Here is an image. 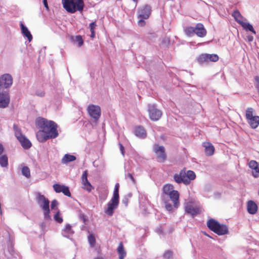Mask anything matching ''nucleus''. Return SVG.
<instances>
[{
    "label": "nucleus",
    "mask_w": 259,
    "mask_h": 259,
    "mask_svg": "<svg viewBox=\"0 0 259 259\" xmlns=\"http://www.w3.org/2000/svg\"><path fill=\"white\" fill-rule=\"evenodd\" d=\"M36 125L41 129H46L45 132L51 139H55L59 134L57 130V124L53 121L48 120L44 118L39 117L35 121Z\"/></svg>",
    "instance_id": "f257e3e1"
},
{
    "label": "nucleus",
    "mask_w": 259,
    "mask_h": 259,
    "mask_svg": "<svg viewBox=\"0 0 259 259\" xmlns=\"http://www.w3.org/2000/svg\"><path fill=\"white\" fill-rule=\"evenodd\" d=\"M64 8L70 13L82 11L84 5L83 0H62Z\"/></svg>",
    "instance_id": "f03ea898"
},
{
    "label": "nucleus",
    "mask_w": 259,
    "mask_h": 259,
    "mask_svg": "<svg viewBox=\"0 0 259 259\" xmlns=\"http://www.w3.org/2000/svg\"><path fill=\"white\" fill-rule=\"evenodd\" d=\"M207 227L219 235H223L228 233V227L223 224H220L213 219H209L207 222Z\"/></svg>",
    "instance_id": "7ed1b4c3"
},
{
    "label": "nucleus",
    "mask_w": 259,
    "mask_h": 259,
    "mask_svg": "<svg viewBox=\"0 0 259 259\" xmlns=\"http://www.w3.org/2000/svg\"><path fill=\"white\" fill-rule=\"evenodd\" d=\"M36 197L38 205L43 210L44 218L48 220H51L49 200L44 195L40 194L39 193L36 194Z\"/></svg>",
    "instance_id": "20e7f679"
},
{
    "label": "nucleus",
    "mask_w": 259,
    "mask_h": 259,
    "mask_svg": "<svg viewBox=\"0 0 259 259\" xmlns=\"http://www.w3.org/2000/svg\"><path fill=\"white\" fill-rule=\"evenodd\" d=\"M184 31L188 36H192L196 34L200 37H203L206 35V30L203 25L197 23L195 27L189 26L185 28Z\"/></svg>",
    "instance_id": "39448f33"
},
{
    "label": "nucleus",
    "mask_w": 259,
    "mask_h": 259,
    "mask_svg": "<svg viewBox=\"0 0 259 259\" xmlns=\"http://www.w3.org/2000/svg\"><path fill=\"white\" fill-rule=\"evenodd\" d=\"M87 111L90 116L95 121L98 120L101 116V108L98 105H89L87 108Z\"/></svg>",
    "instance_id": "423d86ee"
},
{
    "label": "nucleus",
    "mask_w": 259,
    "mask_h": 259,
    "mask_svg": "<svg viewBox=\"0 0 259 259\" xmlns=\"http://www.w3.org/2000/svg\"><path fill=\"white\" fill-rule=\"evenodd\" d=\"M153 150L156 155L157 161L160 162H164L166 158L164 147L162 146L154 145Z\"/></svg>",
    "instance_id": "0eeeda50"
},
{
    "label": "nucleus",
    "mask_w": 259,
    "mask_h": 259,
    "mask_svg": "<svg viewBox=\"0 0 259 259\" xmlns=\"http://www.w3.org/2000/svg\"><path fill=\"white\" fill-rule=\"evenodd\" d=\"M148 112L150 118L153 121L159 120L162 115V112L157 109L154 105H148Z\"/></svg>",
    "instance_id": "6e6552de"
},
{
    "label": "nucleus",
    "mask_w": 259,
    "mask_h": 259,
    "mask_svg": "<svg viewBox=\"0 0 259 259\" xmlns=\"http://www.w3.org/2000/svg\"><path fill=\"white\" fill-rule=\"evenodd\" d=\"M119 204V199L112 197L111 200L107 203V208L105 212L108 215L111 216L114 210L117 208Z\"/></svg>",
    "instance_id": "1a4fd4ad"
},
{
    "label": "nucleus",
    "mask_w": 259,
    "mask_h": 259,
    "mask_svg": "<svg viewBox=\"0 0 259 259\" xmlns=\"http://www.w3.org/2000/svg\"><path fill=\"white\" fill-rule=\"evenodd\" d=\"M13 83V78L10 74H4L0 77V89L8 88Z\"/></svg>",
    "instance_id": "9d476101"
},
{
    "label": "nucleus",
    "mask_w": 259,
    "mask_h": 259,
    "mask_svg": "<svg viewBox=\"0 0 259 259\" xmlns=\"http://www.w3.org/2000/svg\"><path fill=\"white\" fill-rule=\"evenodd\" d=\"M87 176L88 171L86 170L83 172L81 176V184L82 185V188L83 189L86 190L89 192H90L94 189V187L88 181Z\"/></svg>",
    "instance_id": "9b49d317"
},
{
    "label": "nucleus",
    "mask_w": 259,
    "mask_h": 259,
    "mask_svg": "<svg viewBox=\"0 0 259 259\" xmlns=\"http://www.w3.org/2000/svg\"><path fill=\"white\" fill-rule=\"evenodd\" d=\"M185 171L184 170H181L179 174H176L174 176V179L175 181L178 183H184L185 185L189 184V180L185 177Z\"/></svg>",
    "instance_id": "f8f14e48"
},
{
    "label": "nucleus",
    "mask_w": 259,
    "mask_h": 259,
    "mask_svg": "<svg viewBox=\"0 0 259 259\" xmlns=\"http://www.w3.org/2000/svg\"><path fill=\"white\" fill-rule=\"evenodd\" d=\"M151 7L149 5L144 6L138 11V18L144 19H148L151 14Z\"/></svg>",
    "instance_id": "ddd939ff"
},
{
    "label": "nucleus",
    "mask_w": 259,
    "mask_h": 259,
    "mask_svg": "<svg viewBox=\"0 0 259 259\" xmlns=\"http://www.w3.org/2000/svg\"><path fill=\"white\" fill-rule=\"evenodd\" d=\"M53 187L56 193L62 192L65 195L68 197H70L71 195L69 188L66 186L55 184Z\"/></svg>",
    "instance_id": "4468645a"
},
{
    "label": "nucleus",
    "mask_w": 259,
    "mask_h": 259,
    "mask_svg": "<svg viewBox=\"0 0 259 259\" xmlns=\"http://www.w3.org/2000/svg\"><path fill=\"white\" fill-rule=\"evenodd\" d=\"M185 211L192 215V217H194L199 213L200 209L199 208L194 206L191 203L189 202L187 203L185 207Z\"/></svg>",
    "instance_id": "2eb2a0df"
},
{
    "label": "nucleus",
    "mask_w": 259,
    "mask_h": 259,
    "mask_svg": "<svg viewBox=\"0 0 259 259\" xmlns=\"http://www.w3.org/2000/svg\"><path fill=\"white\" fill-rule=\"evenodd\" d=\"M10 103V96L7 92L0 93V108L7 107Z\"/></svg>",
    "instance_id": "dca6fc26"
},
{
    "label": "nucleus",
    "mask_w": 259,
    "mask_h": 259,
    "mask_svg": "<svg viewBox=\"0 0 259 259\" xmlns=\"http://www.w3.org/2000/svg\"><path fill=\"white\" fill-rule=\"evenodd\" d=\"M170 199L173 202L174 207L177 208L180 204L179 202V193L177 190H174L168 195Z\"/></svg>",
    "instance_id": "f3484780"
},
{
    "label": "nucleus",
    "mask_w": 259,
    "mask_h": 259,
    "mask_svg": "<svg viewBox=\"0 0 259 259\" xmlns=\"http://www.w3.org/2000/svg\"><path fill=\"white\" fill-rule=\"evenodd\" d=\"M46 131V129H41L37 132L36 138L39 142L43 143L51 139L48 135H47L45 132Z\"/></svg>",
    "instance_id": "a211bd4d"
},
{
    "label": "nucleus",
    "mask_w": 259,
    "mask_h": 259,
    "mask_svg": "<svg viewBox=\"0 0 259 259\" xmlns=\"http://www.w3.org/2000/svg\"><path fill=\"white\" fill-rule=\"evenodd\" d=\"M203 147L205 148V153L207 156H211L213 154L214 147L209 142H204L202 144Z\"/></svg>",
    "instance_id": "6ab92c4d"
},
{
    "label": "nucleus",
    "mask_w": 259,
    "mask_h": 259,
    "mask_svg": "<svg viewBox=\"0 0 259 259\" xmlns=\"http://www.w3.org/2000/svg\"><path fill=\"white\" fill-rule=\"evenodd\" d=\"M247 209L249 213L254 214L257 211V206L253 201L249 200L247 202Z\"/></svg>",
    "instance_id": "aec40b11"
},
{
    "label": "nucleus",
    "mask_w": 259,
    "mask_h": 259,
    "mask_svg": "<svg viewBox=\"0 0 259 259\" xmlns=\"http://www.w3.org/2000/svg\"><path fill=\"white\" fill-rule=\"evenodd\" d=\"M20 27L23 35L27 38L29 42L31 41L32 39V36L28 28L22 22L20 23Z\"/></svg>",
    "instance_id": "412c9836"
},
{
    "label": "nucleus",
    "mask_w": 259,
    "mask_h": 259,
    "mask_svg": "<svg viewBox=\"0 0 259 259\" xmlns=\"http://www.w3.org/2000/svg\"><path fill=\"white\" fill-rule=\"evenodd\" d=\"M134 133L136 136L140 138H145L147 135L146 131L141 126L136 127Z\"/></svg>",
    "instance_id": "4be33fe9"
},
{
    "label": "nucleus",
    "mask_w": 259,
    "mask_h": 259,
    "mask_svg": "<svg viewBox=\"0 0 259 259\" xmlns=\"http://www.w3.org/2000/svg\"><path fill=\"white\" fill-rule=\"evenodd\" d=\"M252 128H256L259 125V116L254 115V117L247 120Z\"/></svg>",
    "instance_id": "5701e85b"
},
{
    "label": "nucleus",
    "mask_w": 259,
    "mask_h": 259,
    "mask_svg": "<svg viewBox=\"0 0 259 259\" xmlns=\"http://www.w3.org/2000/svg\"><path fill=\"white\" fill-rule=\"evenodd\" d=\"M18 141L21 144V146L26 149H29L31 146V143L29 140L27 139L24 136L22 137Z\"/></svg>",
    "instance_id": "b1692460"
},
{
    "label": "nucleus",
    "mask_w": 259,
    "mask_h": 259,
    "mask_svg": "<svg viewBox=\"0 0 259 259\" xmlns=\"http://www.w3.org/2000/svg\"><path fill=\"white\" fill-rule=\"evenodd\" d=\"M76 159V157L73 155L66 154L61 159L62 164H67L69 162L73 161Z\"/></svg>",
    "instance_id": "393cba45"
},
{
    "label": "nucleus",
    "mask_w": 259,
    "mask_h": 259,
    "mask_svg": "<svg viewBox=\"0 0 259 259\" xmlns=\"http://www.w3.org/2000/svg\"><path fill=\"white\" fill-rule=\"evenodd\" d=\"M73 233L74 232L72 230L71 226L69 224L66 225L64 229L62 231L63 236L66 237H69L70 235H72Z\"/></svg>",
    "instance_id": "a878e982"
},
{
    "label": "nucleus",
    "mask_w": 259,
    "mask_h": 259,
    "mask_svg": "<svg viewBox=\"0 0 259 259\" xmlns=\"http://www.w3.org/2000/svg\"><path fill=\"white\" fill-rule=\"evenodd\" d=\"M117 252L119 254V259H124L126 256V253L124 249L122 242H120L118 245Z\"/></svg>",
    "instance_id": "bb28decb"
},
{
    "label": "nucleus",
    "mask_w": 259,
    "mask_h": 259,
    "mask_svg": "<svg viewBox=\"0 0 259 259\" xmlns=\"http://www.w3.org/2000/svg\"><path fill=\"white\" fill-rule=\"evenodd\" d=\"M232 16L234 18L236 21H237L239 24L243 21V20L244 18L238 10L233 12L232 13Z\"/></svg>",
    "instance_id": "cd10ccee"
},
{
    "label": "nucleus",
    "mask_w": 259,
    "mask_h": 259,
    "mask_svg": "<svg viewBox=\"0 0 259 259\" xmlns=\"http://www.w3.org/2000/svg\"><path fill=\"white\" fill-rule=\"evenodd\" d=\"M249 167L254 170L255 172L259 174V162L254 160H251L248 163Z\"/></svg>",
    "instance_id": "c85d7f7f"
},
{
    "label": "nucleus",
    "mask_w": 259,
    "mask_h": 259,
    "mask_svg": "<svg viewBox=\"0 0 259 259\" xmlns=\"http://www.w3.org/2000/svg\"><path fill=\"white\" fill-rule=\"evenodd\" d=\"M163 193L168 195L170 192L174 191V186L171 184H166L163 187Z\"/></svg>",
    "instance_id": "c756f323"
},
{
    "label": "nucleus",
    "mask_w": 259,
    "mask_h": 259,
    "mask_svg": "<svg viewBox=\"0 0 259 259\" xmlns=\"http://www.w3.org/2000/svg\"><path fill=\"white\" fill-rule=\"evenodd\" d=\"M13 129L15 132V135L18 140L23 136V135L21 133V129L17 124H14Z\"/></svg>",
    "instance_id": "7c9ffc66"
},
{
    "label": "nucleus",
    "mask_w": 259,
    "mask_h": 259,
    "mask_svg": "<svg viewBox=\"0 0 259 259\" xmlns=\"http://www.w3.org/2000/svg\"><path fill=\"white\" fill-rule=\"evenodd\" d=\"M240 25L243 27L244 29H245V30H248L250 31H251L252 33H253L254 34H255L256 33V32L254 30V29H253L252 26L249 24V23H247V22H242Z\"/></svg>",
    "instance_id": "2f4dec72"
},
{
    "label": "nucleus",
    "mask_w": 259,
    "mask_h": 259,
    "mask_svg": "<svg viewBox=\"0 0 259 259\" xmlns=\"http://www.w3.org/2000/svg\"><path fill=\"white\" fill-rule=\"evenodd\" d=\"M185 177H186V178L187 180H189L190 183L191 181L195 179L196 175L194 171L192 170H188L187 172H185Z\"/></svg>",
    "instance_id": "473e14b6"
},
{
    "label": "nucleus",
    "mask_w": 259,
    "mask_h": 259,
    "mask_svg": "<svg viewBox=\"0 0 259 259\" xmlns=\"http://www.w3.org/2000/svg\"><path fill=\"white\" fill-rule=\"evenodd\" d=\"M198 62L200 64H203L204 63H208V57H207V54H204L200 55L198 59H197Z\"/></svg>",
    "instance_id": "72a5a7b5"
},
{
    "label": "nucleus",
    "mask_w": 259,
    "mask_h": 259,
    "mask_svg": "<svg viewBox=\"0 0 259 259\" xmlns=\"http://www.w3.org/2000/svg\"><path fill=\"white\" fill-rule=\"evenodd\" d=\"M96 27H97V24L96 23V21L92 22L91 23H90V24L89 25V28H90V31L91 32V34L90 35V37L92 39H93L95 37V29Z\"/></svg>",
    "instance_id": "f704fd0d"
},
{
    "label": "nucleus",
    "mask_w": 259,
    "mask_h": 259,
    "mask_svg": "<svg viewBox=\"0 0 259 259\" xmlns=\"http://www.w3.org/2000/svg\"><path fill=\"white\" fill-rule=\"evenodd\" d=\"M8 164V157L6 155H2L0 156V165L2 167H6Z\"/></svg>",
    "instance_id": "c9c22d12"
},
{
    "label": "nucleus",
    "mask_w": 259,
    "mask_h": 259,
    "mask_svg": "<svg viewBox=\"0 0 259 259\" xmlns=\"http://www.w3.org/2000/svg\"><path fill=\"white\" fill-rule=\"evenodd\" d=\"M253 109L252 108H247L246 110V119L248 120L253 117H254V115H253Z\"/></svg>",
    "instance_id": "e433bc0d"
},
{
    "label": "nucleus",
    "mask_w": 259,
    "mask_h": 259,
    "mask_svg": "<svg viewBox=\"0 0 259 259\" xmlns=\"http://www.w3.org/2000/svg\"><path fill=\"white\" fill-rule=\"evenodd\" d=\"M22 174L26 178H29L30 177V169L27 166H24L22 168Z\"/></svg>",
    "instance_id": "4c0bfd02"
},
{
    "label": "nucleus",
    "mask_w": 259,
    "mask_h": 259,
    "mask_svg": "<svg viewBox=\"0 0 259 259\" xmlns=\"http://www.w3.org/2000/svg\"><path fill=\"white\" fill-rule=\"evenodd\" d=\"M208 62H217L219 57L217 54H207Z\"/></svg>",
    "instance_id": "58836bf2"
},
{
    "label": "nucleus",
    "mask_w": 259,
    "mask_h": 259,
    "mask_svg": "<svg viewBox=\"0 0 259 259\" xmlns=\"http://www.w3.org/2000/svg\"><path fill=\"white\" fill-rule=\"evenodd\" d=\"M88 241L91 247H93L95 246L96 244V239L93 234H90L88 236Z\"/></svg>",
    "instance_id": "ea45409f"
},
{
    "label": "nucleus",
    "mask_w": 259,
    "mask_h": 259,
    "mask_svg": "<svg viewBox=\"0 0 259 259\" xmlns=\"http://www.w3.org/2000/svg\"><path fill=\"white\" fill-rule=\"evenodd\" d=\"M119 188V184L118 183L116 184L115 187H114V189L113 195L112 196L113 198H116L119 199V193H118Z\"/></svg>",
    "instance_id": "a19ab883"
},
{
    "label": "nucleus",
    "mask_w": 259,
    "mask_h": 259,
    "mask_svg": "<svg viewBox=\"0 0 259 259\" xmlns=\"http://www.w3.org/2000/svg\"><path fill=\"white\" fill-rule=\"evenodd\" d=\"M254 85L259 96V76L258 75H256L254 77Z\"/></svg>",
    "instance_id": "79ce46f5"
},
{
    "label": "nucleus",
    "mask_w": 259,
    "mask_h": 259,
    "mask_svg": "<svg viewBox=\"0 0 259 259\" xmlns=\"http://www.w3.org/2000/svg\"><path fill=\"white\" fill-rule=\"evenodd\" d=\"M54 218L55 221L59 223H61L63 222V219L61 217L60 211H58V212L55 214Z\"/></svg>",
    "instance_id": "37998d69"
},
{
    "label": "nucleus",
    "mask_w": 259,
    "mask_h": 259,
    "mask_svg": "<svg viewBox=\"0 0 259 259\" xmlns=\"http://www.w3.org/2000/svg\"><path fill=\"white\" fill-rule=\"evenodd\" d=\"M74 41L78 43V47H80L83 44V40L80 35L76 36Z\"/></svg>",
    "instance_id": "c03bdc74"
},
{
    "label": "nucleus",
    "mask_w": 259,
    "mask_h": 259,
    "mask_svg": "<svg viewBox=\"0 0 259 259\" xmlns=\"http://www.w3.org/2000/svg\"><path fill=\"white\" fill-rule=\"evenodd\" d=\"M164 204L165 208L167 211H172V209L174 207V206H172L171 204L167 201H164Z\"/></svg>",
    "instance_id": "a18cd8bd"
},
{
    "label": "nucleus",
    "mask_w": 259,
    "mask_h": 259,
    "mask_svg": "<svg viewBox=\"0 0 259 259\" xmlns=\"http://www.w3.org/2000/svg\"><path fill=\"white\" fill-rule=\"evenodd\" d=\"M172 252L170 250L166 251L163 254V257L166 259L170 258L172 257Z\"/></svg>",
    "instance_id": "49530a36"
},
{
    "label": "nucleus",
    "mask_w": 259,
    "mask_h": 259,
    "mask_svg": "<svg viewBox=\"0 0 259 259\" xmlns=\"http://www.w3.org/2000/svg\"><path fill=\"white\" fill-rule=\"evenodd\" d=\"M59 204V203L57 201V200L54 199L53 200L52 202H51V208L52 209H55L56 208V207H57V206Z\"/></svg>",
    "instance_id": "de8ad7c7"
},
{
    "label": "nucleus",
    "mask_w": 259,
    "mask_h": 259,
    "mask_svg": "<svg viewBox=\"0 0 259 259\" xmlns=\"http://www.w3.org/2000/svg\"><path fill=\"white\" fill-rule=\"evenodd\" d=\"M79 219L82 221L83 223H85L86 221H87V219H86V217L82 213H80L79 214Z\"/></svg>",
    "instance_id": "09e8293b"
},
{
    "label": "nucleus",
    "mask_w": 259,
    "mask_h": 259,
    "mask_svg": "<svg viewBox=\"0 0 259 259\" xmlns=\"http://www.w3.org/2000/svg\"><path fill=\"white\" fill-rule=\"evenodd\" d=\"M125 177L126 178H128L130 179L133 183H135V180L134 179V178L133 177V175L131 174H127L126 176H125Z\"/></svg>",
    "instance_id": "8fccbe9b"
},
{
    "label": "nucleus",
    "mask_w": 259,
    "mask_h": 259,
    "mask_svg": "<svg viewBox=\"0 0 259 259\" xmlns=\"http://www.w3.org/2000/svg\"><path fill=\"white\" fill-rule=\"evenodd\" d=\"M140 19L138 21V24L140 26H144L145 25V21L143 20V19L140 18Z\"/></svg>",
    "instance_id": "3c124183"
},
{
    "label": "nucleus",
    "mask_w": 259,
    "mask_h": 259,
    "mask_svg": "<svg viewBox=\"0 0 259 259\" xmlns=\"http://www.w3.org/2000/svg\"><path fill=\"white\" fill-rule=\"evenodd\" d=\"M36 95L39 97H44L45 96V93L43 91H37Z\"/></svg>",
    "instance_id": "603ef678"
},
{
    "label": "nucleus",
    "mask_w": 259,
    "mask_h": 259,
    "mask_svg": "<svg viewBox=\"0 0 259 259\" xmlns=\"http://www.w3.org/2000/svg\"><path fill=\"white\" fill-rule=\"evenodd\" d=\"M119 147H120V150L121 151V153L122 155L123 156H124V148L123 146V145L121 144H120V143L119 144Z\"/></svg>",
    "instance_id": "864d4df0"
},
{
    "label": "nucleus",
    "mask_w": 259,
    "mask_h": 259,
    "mask_svg": "<svg viewBox=\"0 0 259 259\" xmlns=\"http://www.w3.org/2000/svg\"><path fill=\"white\" fill-rule=\"evenodd\" d=\"M43 4L44 5V6L46 8L47 10L49 9V7L47 3V0H43L42 1Z\"/></svg>",
    "instance_id": "5fc2aeb1"
},
{
    "label": "nucleus",
    "mask_w": 259,
    "mask_h": 259,
    "mask_svg": "<svg viewBox=\"0 0 259 259\" xmlns=\"http://www.w3.org/2000/svg\"><path fill=\"white\" fill-rule=\"evenodd\" d=\"M247 39H248V41L251 42V41H253V37L251 35L248 36Z\"/></svg>",
    "instance_id": "6e6d98bb"
},
{
    "label": "nucleus",
    "mask_w": 259,
    "mask_h": 259,
    "mask_svg": "<svg viewBox=\"0 0 259 259\" xmlns=\"http://www.w3.org/2000/svg\"><path fill=\"white\" fill-rule=\"evenodd\" d=\"M4 151V147L2 144L0 143V155L3 153Z\"/></svg>",
    "instance_id": "4d7b16f0"
},
{
    "label": "nucleus",
    "mask_w": 259,
    "mask_h": 259,
    "mask_svg": "<svg viewBox=\"0 0 259 259\" xmlns=\"http://www.w3.org/2000/svg\"><path fill=\"white\" fill-rule=\"evenodd\" d=\"M122 202L123 203H124L125 204V205L126 206L127 205V203H128V200L127 198H124L123 200H122Z\"/></svg>",
    "instance_id": "13d9d810"
},
{
    "label": "nucleus",
    "mask_w": 259,
    "mask_h": 259,
    "mask_svg": "<svg viewBox=\"0 0 259 259\" xmlns=\"http://www.w3.org/2000/svg\"><path fill=\"white\" fill-rule=\"evenodd\" d=\"M253 176H254V177H255V178H256V177H258V175H256V174H253Z\"/></svg>",
    "instance_id": "bf43d9fd"
},
{
    "label": "nucleus",
    "mask_w": 259,
    "mask_h": 259,
    "mask_svg": "<svg viewBox=\"0 0 259 259\" xmlns=\"http://www.w3.org/2000/svg\"><path fill=\"white\" fill-rule=\"evenodd\" d=\"M133 2H135L136 3H137L139 0H132Z\"/></svg>",
    "instance_id": "052dcab7"
},
{
    "label": "nucleus",
    "mask_w": 259,
    "mask_h": 259,
    "mask_svg": "<svg viewBox=\"0 0 259 259\" xmlns=\"http://www.w3.org/2000/svg\"><path fill=\"white\" fill-rule=\"evenodd\" d=\"M95 259H103V258H100V257H97V258H95Z\"/></svg>",
    "instance_id": "680f3d73"
},
{
    "label": "nucleus",
    "mask_w": 259,
    "mask_h": 259,
    "mask_svg": "<svg viewBox=\"0 0 259 259\" xmlns=\"http://www.w3.org/2000/svg\"><path fill=\"white\" fill-rule=\"evenodd\" d=\"M258 195L259 196V189H258Z\"/></svg>",
    "instance_id": "e2e57ef3"
}]
</instances>
